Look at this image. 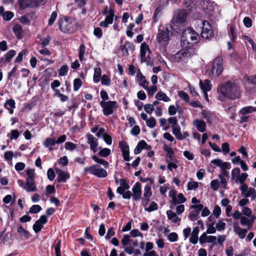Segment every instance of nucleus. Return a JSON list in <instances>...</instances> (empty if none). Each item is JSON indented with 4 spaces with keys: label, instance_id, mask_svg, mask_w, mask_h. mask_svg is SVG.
<instances>
[{
    "label": "nucleus",
    "instance_id": "obj_1",
    "mask_svg": "<svg viewBox=\"0 0 256 256\" xmlns=\"http://www.w3.org/2000/svg\"><path fill=\"white\" fill-rule=\"evenodd\" d=\"M218 91L224 97L230 100L239 98L241 96L239 86L230 81H228L218 87Z\"/></svg>",
    "mask_w": 256,
    "mask_h": 256
},
{
    "label": "nucleus",
    "instance_id": "obj_2",
    "mask_svg": "<svg viewBox=\"0 0 256 256\" xmlns=\"http://www.w3.org/2000/svg\"><path fill=\"white\" fill-rule=\"evenodd\" d=\"M198 34L194 30L188 28L184 30L181 38V46L184 48H194L193 46L199 40Z\"/></svg>",
    "mask_w": 256,
    "mask_h": 256
},
{
    "label": "nucleus",
    "instance_id": "obj_3",
    "mask_svg": "<svg viewBox=\"0 0 256 256\" xmlns=\"http://www.w3.org/2000/svg\"><path fill=\"white\" fill-rule=\"evenodd\" d=\"M84 174H93L98 178H106L108 173L106 171L100 167L98 164H93L91 166L86 167L84 169Z\"/></svg>",
    "mask_w": 256,
    "mask_h": 256
},
{
    "label": "nucleus",
    "instance_id": "obj_4",
    "mask_svg": "<svg viewBox=\"0 0 256 256\" xmlns=\"http://www.w3.org/2000/svg\"><path fill=\"white\" fill-rule=\"evenodd\" d=\"M174 55V58L178 62L184 60V59L190 58L196 54L194 48H184Z\"/></svg>",
    "mask_w": 256,
    "mask_h": 256
},
{
    "label": "nucleus",
    "instance_id": "obj_5",
    "mask_svg": "<svg viewBox=\"0 0 256 256\" xmlns=\"http://www.w3.org/2000/svg\"><path fill=\"white\" fill-rule=\"evenodd\" d=\"M120 186L118 188L116 192L122 195V196L124 199L129 200L131 198L132 194V192L130 190L126 191L130 188V186L128 182L125 179L120 180Z\"/></svg>",
    "mask_w": 256,
    "mask_h": 256
},
{
    "label": "nucleus",
    "instance_id": "obj_6",
    "mask_svg": "<svg viewBox=\"0 0 256 256\" xmlns=\"http://www.w3.org/2000/svg\"><path fill=\"white\" fill-rule=\"evenodd\" d=\"M100 104L102 108L103 114L106 116L112 114L114 109L118 106L116 101H101Z\"/></svg>",
    "mask_w": 256,
    "mask_h": 256
},
{
    "label": "nucleus",
    "instance_id": "obj_7",
    "mask_svg": "<svg viewBox=\"0 0 256 256\" xmlns=\"http://www.w3.org/2000/svg\"><path fill=\"white\" fill-rule=\"evenodd\" d=\"M171 34L172 33L167 27H164L162 30L159 29L157 35L158 42L164 46L166 45Z\"/></svg>",
    "mask_w": 256,
    "mask_h": 256
},
{
    "label": "nucleus",
    "instance_id": "obj_8",
    "mask_svg": "<svg viewBox=\"0 0 256 256\" xmlns=\"http://www.w3.org/2000/svg\"><path fill=\"white\" fill-rule=\"evenodd\" d=\"M58 26L60 30L63 32H70L73 30L72 20L67 17L59 20Z\"/></svg>",
    "mask_w": 256,
    "mask_h": 256
},
{
    "label": "nucleus",
    "instance_id": "obj_9",
    "mask_svg": "<svg viewBox=\"0 0 256 256\" xmlns=\"http://www.w3.org/2000/svg\"><path fill=\"white\" fill-rule=\"evenodd\" d=\"M241 194L245 198H251V200H254L256 198V190L252 187H248L247 184H243L240 186Z\"/></svg>",
    "mask_w": 256,
    "mask_h": 256
},
{
    "label": "nucleus",
    "instance_id": "obj_10",
    "mask_svg": "<svg viewBox=\"0 0 256 256\" xmlns=\"http://www.w3.org/2000/svg\"><path fill=\"white\" fill-rule=\"evenodd\" d=\"M222 63V58L219 56L216 57L213 62L211 70L212 74L216 76L220 74L223 71Z\"/></svg>",
    "mask_w": 256,
    "mask_h": 256
},
{
    "label": "nucleus",
    "instance_id": "obj_11",
    "mask_svg": "<svg viewBox=\"0 0 256 256\" xmlns=\"http://www.w3.org/2000/svg\"><path fill=\"white\" fill-rule=\"evenodd\" d=\"M214 32L210 24L207 21L202 22L201 36L202 38L209 39L214 36Z\"/></svg>",
    "mask_w": 256,
    "mask_h": 256
},
{
    "label": "nucleus",
    "instance_id": "obj_12",
    "mask_svg": "<svg viewBox=\"0 0 256 256\" xmlns=\"http://www.w3.org/2000/svg\"><path fill=\"white\" fill-rule=\"evenodd\" d=\"M132 197L134 201H138L142 197V184L140 182H136L132 188Z\"/></svg>",
    "mask_w": 256,
    "mask_h": 256
},
{
    "label": "nucleus",
    "instance_id": "obj_13",
    "mask_svg": "<svg viewBox=\"0 0 256 256\" xmlns=\"http://www.w3.org/2000/svg\"><path fill=\"white\" fill-rule=\"evenodd\" d=\"M20 186L28 192H34L37 190V188L34 181L26 180V182L20 180Z\"/></svg>",
    "mask_w": 256,
    "mask_h": 256
},
{
    "label": "nucleus",
    "instance_id": "obj_14",
    "mask_svg": "<svg viewBox=\"0 0 256 256\" xmlns=\"http://www.w3.org/2000/svg\"><path fill=\"white\" fill-rule=\"evenodd\" d=\"M18 3L21 9L24 10L28 7L35 8L38 6L37 0H19Z\"/></svg>",
    "mask_w": 256,
    "mask_h": 256
},
{
    "label": "nucleus",
    "instance_id": "obj_15",
    "mask_svg": "<svg viewBox=\"0 0 256 256\" xmlns=\"http://www.w3.org/2000/svg\"><path fill=\"white\" fill-rule=\"evenodd\" d=\"M88 138V144L90 145V148L94 152H96L98 151V139L96 138L90 134H86Z\"/></svg>",
    "mask_w": 256,
    "mask_h": 256
},
{
    "label": "nucleus",
    "instance_id": "obj_16",
    "mask_svg": "<svg viewBox=\"0 0 256 256\" xmlns=\"http://www.w3.org/2000/svg\"><path fill=\"white\" fill-rule=\"evenodd\" d=\"M48 222V219L45 215L42 216L40 219L37 220L33 226V229L34 231L38 233L40 232L42 228L43 224H46Z\"/></svg>",
    "mask_w": 256,
    "mask_h": 256
},
{
    "label": "nucleus",
    "instance_id": "obj_17",
    "mask_svg": "<svg viewBox=\"0 0 256 256\" xmlns=\"http://www.w3.org/2000/svg\"><path fill=\"white\" fill-rule=\"evenodd\" d=\"M150 52L148 46L146 43H142L140 46V56L142 62H148V57L146 56V52Z\"/></svg>",
    "mask_w": 256,
    "mask_h": 256
},
{
    "label": "nucleus",
    "instance_id": "obj_18",
    "mask_svg": "<svg viewBox=\"0 0 256 256\" xmlns=\"http://www.w3.org/2000/svg\"><path fill=\"white\" fill-rule=\"evenodd\" d=\"M56 170L58 174V182H64L70 177V174L58 168H56Z\"/></svg>",
    "mask_w": 256,
    "mask_h": 256
},
{
    "label": "nucleus",
    "instance_id": "obj_19",
    "mask_svg": "<svg viewBox=\"0 0 256 256\" xmlns=\"http://www.w3.org/2000/svg\"><path fill=\"white\" fill-rule=\"evenodd\" d=\"M119 145L120 146L124 160L126 162L130 161V158L129 156L130 152L128 146L122 142H119Z\"/></svg>",
    "mask_w": 256,
    "mask_h": 256
},
{
    "label": "nucleus",
    "instance_id": "obj_20",
    "mask_svg": "<svg viewBox=\"0 0 256 256\" xmlns=\"http://www.w3.org/2000/svg\"><path fill=\"white\" fill-rule=\"evenodd\" d=\"M143 149L150 150L151 146L148 145L144 140H140L134 150V153L136 154H140Z\"/></svg>",
    "mask_w": 256,
    "mask_h": 256
},
{
    "label": "nucleus",
    "instance_id": "obj_21",
    "mask_svg": "<svg viewBox=\"0 0 256 256\" xmlns=\"http://www.w3.org/2000/svg\"><path fill=\"white\" fill-rule=\"evenodd\" d=\"M194 124L201 132H204L206 130V124L203 120L196 119L194 121Z\"/></svg>",
    "mask_w": 256,
    "mask_h": 256
},
{
    "label": "nucleus",
    "instance_id": "obj_22",
    "mask_svg": "<svg viewBox=\"0 0 256 256\" xmlns=\"http://www.w3.org/2000/svg\"><path fill=\"white\" fill-rule=\"evenodd\" d=\"M137 78L139 82V85L142 86L144 89H148V82L146 80L145 76H143L142 72H139L137 74Z\"/></svg>",
    "mask_w": 256,
    "mask_h": 256
},
{
    "label": "nucleus",
    "instance_id": "obj_23",
    "mask_svg": "<svg viewBox=\"0 0 256 256\" xmlns=\"http://www.w3.org/2000/svg\"><path fill=\"white\" fill-rule=\"evenodd\" d=\"M166 214L168 220H172L174 224H178V225L180 224L181 219L176 216V213L172 210H168L166 211Z\"/></svg>",
    "mask_w": 256,
    "mask_h": 256
},
{
    "label": "nucleus",
    "instance_id": "obj_24",
    "mask_svg": "<svg viewBox=\"0 0 256 256\" xmlns=\"http://www.w3.org/2000/svg\"><path fill=\"white\" fill-rule=\"evenodd\" d=\"M200 232V229L198 226H196L193 228V230L191 234V236L190 238V242L192 244H196L198 241V234Z\"/></svg>",
    "mask_w": 256,
    "mask_h": 256
},
{
    "label": "nucleus",
    "instance_id": "obj_25",
    "mask_svg": "<svg viewBox=\"0 0 256 256\" xmlns=\"http://www.w3.org/2000/svg\"><path fill=\"white\" fill-rule=\"evenodd\" d=\"M200 86L203 92L210 91L212 89V84L210 81L208 80H205L203 82L201 80L200 81Z\"/></svg>",
    "mask_w": 256,
    "mask_h": 256
},
{
    "label": "nucleus",
    "instance_id": "obj_26",
    "mask_svg": "<svg viewBox=\"0 0 256 256\" xmlns=\"http://www.w3.org/2000/svg\"><path fill=\"white\" fill-rule=\"evenodd\" d=\"M56 144V140L54 138H48L46 139L44 142V145L45 147L48 148L50 151L53 150L52 148Z\"/></svg>",
    "mask_w": 256,
    "mask_h": 256
},
{
    "label": "nucleus",
    "instance_id": "obj_27",
    "mask_svg": "<svg viewBox=\"0 0 256 256\" xmlns=\"http://www.w3.org/2000/svg\"><path fill=\"white\" fill-rule=\"evenodd\" d=\"M132 50L134 49V46L133 44L128 42H126L123 45H122L120 47V50H121L122 52V54L124 56H128L129 54L128 52V49Z\"/></svg>",
    "mask_w": 256,
    "mask_h": 256
},
{
    "label": "nucleus",
    "instance_id": "obj_28",
    "mask_svg": "<svg viewBox=\"0 0 256 256\" xmlns=\"http://www.w3.org/2000/svg\"><path fill=\"white\" fill-rule=\"evenodd\" d=\"M17 232L20 234V237L21 240H26L29 238V232H28L22 226L20 225L18 226L17 229Z\"/></svg>",
    "mask_w": 256,
    "mask_h": 256
},
{
    "label": "nucleus",
    "instance_id": "obj_29",
    "mask_svg": "<svg viewBox=\"0 0 256 256\" xmlns=\"http://www.w3.org/2000/svg\"><path fill=\"white\" fill-rule=\"evenodd\" d=\"M186 201V198L184 197L182 194H178V196L176 197L174 196H172V200H171V202L176 206L179 204L184 203Z\"/></svg>",
    "mask_w": 256,
    "mask_h": 256
},
{
    "label": "nucleus",
    "instance_id": "obj_30",
    "mask_svg": "<svg viewBox=\"0 0 256 256\" xmlns=\"http://www.w3.org/2000/svg\"><path fill=\"white\" fill-rule=\"evenodd\" d=\"M248 229L242 228L239 226H234V232L238 235L240 238L243 239L244 238L248 230Z\"/></svg>",
    "mask_w": 256,
    "mask_h": 256
},
{
    "label": "nucleus",
    "instance_id": "obj_31",
    "mask_svg": "<svg viewBox=\"0 0 256 256\" xmlns=\"http://www.w3.org/2000/svg\"><path fill=\"white\" fill-rule=\"evenodd\" d=\"M92 158L96 163L102 165L104 168H108L109 166L107 161L98 158L96 155L92 156Z\"/></svg>",
    "mask_w": 256,
    "mask_h": 256
},
{
    "label": "nucleus",
    "instance_id": "obj_32",
    "mask_svg": "<svg viewBox=\"0 0 256 256\" xmlns=\"http://www.w3.org/2000/svg\"><path fill=\"white\" fill-rule=\"evenodd\" d=\"M172 133L176 136V138L180 140H183L184 137L180 132V128L178 124L176 126H172Z\"/></svg>",
    "mask_w": 256,
    "mask_h": 256
},
{
    "label": "nucleus",
    "instance_id": "obj_33",
    "mask_svg": "<svg viewBox=\"0 0 256 256\" xmlns=\"http://www.w3.org/2000/svg\"><path fill=\"white\" fill-rule=\"evenodd\" d=\"M256 111V107H253L252 106H248L243 108L240 111V113L242 115L246 114L248 116L249 114H250Z\"/></svg>",
    "mask_w": 256,
    "mask_h": 256
},
{
    "label": "nucleus",
    "instance_id": "obj_34",
    "mask_svg": "<svg viewBox=\"0 0 256 256\" xmlns=\"http://www.w3.org/2000/svg\"><path fill=\"white\" fill-rule=\"evenodd\" d=\"M254 222L253 220H250L245 216H242L240 218V224L242 226H246L248 229H250Z\"/></svg>",
    "mask_w": 256,
    "mask_h": 256
},
{
    "label": "nucleus",
    "instance_id": "obj_35",
    "mask_svg": "<svg viewBox=\"0 0 256 256\" xmlns=\"http://www.w3.org/2000/svg\"><path fill=\"white\" fill-rule=\"evenodd\" d=\"M156 98L158 100H162L168 102L170 100V98L163 92H159L156 96Z\"/></svg>",
    "mask_w": 256,
    "mask_h": 256
},
{
    "label": "nucleus",
    "instance_id": "obj_36",
    "mask_svg": "<svg viewBox=\"0 0 256 256\" xmlns=\"http://www.w3.org/2000/svg\"><path fill=\"white\" fill-rule=\"evenodd\" d=\"M5 107L9 110L12 114L13 113V108L15 107V102L14 100L10 99L6 100L5 103Z\"/></svg>",
    "mask_w": 256,
    "mask_h": 256
},
{
    "label": "nucleus",
    "instance_id": "obj_37",
    "mask_svg": "<svg viewBox=\"0 0 256 256\" xmlns=\"http://www.w3.org/2000/svg\"><path fill=\"white\" fill-rule=\"evenodd\" d=\"M13 31L18 38L20 39L22 38V27L20 25H15L13 27Z\"/></svg>",
    "mask_w": 256,
    "mask_h": 256
},
{
    "label": "nucleus",
    "instance_id": "obj_38",
    "mask_svg": "<svg viewBox=\"0 0 256 256\" xmlns=\"http://www.w3.org/2000/svg\"><path fill=\"white\" fill-rule=\"evenodd\" d=\"M98 155L101 157L105 158L108 156L110 154V150L108 148H102L100 147L98 148Z\"/></svg>",
    "mask_w": 256,
    "mask_h": 256
},
{
    "label": "nucleus",
    "instance_id": "obj_39",
    "mask_svg": "<svg viewBox=\"0 0 256 256\" xmlns=\"http://www.w3.org/2000/svg\"><path fill=\"white\" fill-rule=\"evenodd\" d=\"M102 74V70L100 67L96 68H94V81L95 82H98L100 80V78Z\"/></svg>",
    "mask_w": 256,
    "mask_h": 256
},
{
    "label": "nucleus",
    "instance_id": "obj_40",
    "mask_svg": "<svg viewBox=\"0 0 256 256\" xmlns=\"http://www.w3.org/2000/svg\"><path fill=\"white\" fill-rule=\"evenodd\" d=\"M248 175L246 173H242L241 174L238 176V178H236V182H240L241 184L240 186H242L243 184H246L244 183L246 178H248Z\"/></svg>",
    "mask_w": 256,
    "mask_h": 256
},
{
    "label": "nucleus",
    "instance_id": "obj_41",
    "mask_svg": "<svg viewBox=\"0 0 256 256\" xmlns=\"http://www.w3.org/2000/svg\"><path fill=\"white\" fill-rule=\"evenodd\" d=\"M114 16V10L110 8L108 12V15L106 16L105 18V20L107 22L108 24H112L113 22Z\"/></svg>",
    "mask_w": 256,
    "mask_h": 256
},
{
    "label": "nucleus",
    "instance_id": "obj_42",
    "mask_svg": "<svg viewBox=\"0 0 256 256\" xmlns=\"http://www.w3.org/2000/svg\"><path fill=\"white\" fill-rule=\"evenodd\" d=\"M27 177L26 178V180H32L34 181V170L32 168H28L26 170Z\"/></svg>",
    "mask_w": 256,
    "mask_h": 256
},
{
    "label": "nucleus",
    "instance_id": "obj_43",
    "mask_svg": "<svg viewBox=\"0 0 256 256\" xmlns=\"http://www.w3.org/2000/svg\"><path fill=\"white\" fill-rule=\"evenodd\" d=\"M152 195V192L151 187L150 186L147 184L145 186L144 188V193L142 197L150 198Z\"/></svg>",
    "mask_w": 256,
    "mask_h": 256
},
{
    "label": "nucleus",
    "instance_id": "obj_44",
    "mask_svg": "<svg viewBox=\"0 0 256 256\" xmlns=\"http://www.w3.org/2000/svg\"><path fill=\"white\" fill-rule=\"evenodd\" d=\"M86 46L84 44L80 45L78 50V56L80 60L82 62L84 58V54L85 53Z\"/></svg>",
    "mask_w": 256,
    "mask_h": 256
},
{
    "label": "nucleus",
    "instance_id": "obj_45",
    "mask_svg": "<svg viewBox=\"0 0 256 256\" xmlns=\"http://www.w3.org/2000/svg\"><path fill=\"white\" fill-rule=\"evenodd\" d=\"M240 169L239 168H234L231 173L232 179L236 181V178H238V176L240 175Z\"/></svg>",
    "mask_w": 256,
    "mask_h": 256
},
{
    "label": "nucleus",
    "instance_id": "obj_46",
    "mask_svg": "<svg viewBox=\"0 0 256 256\" xmlns=\"http://www.w3.org/2000/svg\"><path fill=\"white\" fill-rule=\"evenodd\" d=\"M158 208V206L156 203L154 202H152L150 204V205L148 207H146V208H145V210L151 212L154 210H156Z\"/></svg>",
    "mask_w": 256,
    "mask_h": 256
},
{
    "label": "nucleus",
    "instance_id": "obj_47",
    "mask_svg": "<svg viewBox=\"0 0 256 256\" xmlns=\"http://www.w3.org/2000/svg\"><path fill=\"white\" fill-rule=\"evenodd\" d=\"M42 210V208L39 205H34L30 209L28 213L30 214H36L40 212Z\"/></svg>",
    "mask_w": 256,
    "mask_h": 256
},
{
    "label": "nucleus",
    "instance_id": "obj_48",
    "mask_svg": "<svg viewBox=\"0 0 256 256\" xmlns=\"http://www.w3.org/2000/svg\"><path fill=\"white\" fill-rule=\"evenodd\" d=\"M82 85V82L80 78H76L74 82V90L77 91L81 87Z\"/></svg>",
    "mask_w": 256,
    "mask_h": 256
},
{
    "label": "nucleus",
    "instance_id": "obj_49",
    "mask_svg": "<svg viewBox=\"0 0 256 256\" xmlns=\"http://www.w3.org/2000/svg\"><path fill=\"white\" fill-rule=\"evenodd\" d=\"M146 124L148 126L153 128L156 125V120L154 117H150L146 120Z\"/></svg>",
    "mask_w": 256,
    "mask_h": 256
},
{
    "label": "nucleus",
    "instance_id": "obj_50",
    "mask_svg": "<svg viewBox=\"0 0 256 256\" xmlns=\"http://www.w3.org/2000/svg\"><path fill=\"white\" fill-rule=\"evenodd\" d=\"M16 51L14 50H9L6 54V60L7 62H10L11 59L16 54Z\"/></svg>",
    "mask_w": 256,
    "mask_h": 256
},
{
    "label": "nucleus",
    "instance_id": "obj_51",
    "mask_svg": "<svg viewBox=\"0 0 256 256\" xmlns=\"http://www.w3.org/2000/svg\"><path fill=\"white\" fill-rule=\"evenodd\" d=\"M101 82L103 85L109 86L110 84V80L108 76L104 74L102 78Z\"/></svg>",
    "mask_w": 256,
    "mask_h": 256
},
{
    "label": "nucleus",
    "instance_id": "obj_52",
    "mask_svg": "<svg viewBox=\"0 0 256 256\" xmlns=\"http://www.w3.org/2000/svg\"><path fill=\"white\" fill-rule=\"evenodd\" d=\"M76 147V144L72 142H67L65 143V148L69 150L72 151Z\"/></svg>",
    "mask_w": 256,
    "mask_h": 256
},
{
    "label": "nucleus",
    "instance_id": "obj_53",
    "mask_svg": "<svg viewBox=\"0 0 256 256\" xmlns=\"http://www.w3.org/2000/svg\"><path fill=\"white\" fill-rule=\"evenodd\" d=\"M14 16V14L10 11H6L3 14L2 16L4 20H11Z\"/></svg>",
    "mask_w": 256,
    "mask_h": 256
},
{
    "label": "nucleus",
    "instance_id": "obj_54",
    "mask_svg": "<svg viewBox=\"0 0 256 256\" xmlns=\"http://www.w3.org/2000/svg\"><path fill=\"white\" fill-rule=\"evenodd\" d=\"M199 213L196 210H193L190 212L188 218L192 221H195L197 220Z\"/></svg>",
    "mask_w": 256,
    "mask_h": 256
},
{
    "label": "nucleus",
    "instance_id": "obj_55",
    "mask_svg": "<svg viewBox=\"0 0 256 256\" xmlns=\"http://www.w3.org/2000/svg\"><path fill=\"white\" fill-rule=\"evenodd\" d=\"M58 14L56 12H53L50 16V18L48 20V25L52 26L54 24L55 20L57 18Z\"/></svg>",
    "mask_w": 256,
    "mask_h": 256
},
{
    "label": "nucleus",
    "instance_id": "obj_56",
    "mask_svg": "<svg viewBox=\"0 0 256 256\" xmlns=\"http://www.w3.org/2000/svg\"><path fill=\"white\" fill-rule=\"evenodd\" d=\"M198 186V183L196 182H189L188 184V190H194Z\"/></svg>",
    "mask_w": 256,
    "mask_h": 256
},
{
    "label": "nucleus",
    "instance_id": "obj_57",
    "mask_svg": "<svg viewBox=\"0 0 256 256\" xmlns=\"http://www.w3.org/2000/svg\"><path fill=\"white\" fill-rule=\"evenodd\" d=\"M212 188L214 190H216L219 188V181L218 180H212L210 182Z\"/></svg>",
    "mask_w": 256,
    "mask_h": 256
},
{
    "label": "nucleus",
    "instance_id": "obj_58",
    "mask_svg": "<svg viewBox=\"0 0 256 256\" xmlns=\"http://www.w3.org/2000/svg\"><path fill=\"white\" fill-rule=\"evenodd\" d=\"M146 90H148V95L152 96L158 90V88L156 86L154 85L150 88L148 86V88Z\"/></svg>",
    "mask_w": 256,
    "mask_h": 256
},
{
    "label": "nucleus",
    "instance_id": "obj_59",
    "mask_svg": "<svg viewBox=\"0 0 256 256\" xmlns=\"http://www.w3.org/2000/svg\"><path fill=\"white\" fill-rule=\"evenodd\" d=\"M180 97L186 102H188L189 96L184 91H180L178 93Z\"/></svg>",
    "mask_w": 256,
    "mask_h": 256
},
{
    "label": "nucleus",
    "instance_id": "obj_60",
    "mask_svg": "<svg viewBox=\"0 0 256 256\" xmlns=\"http://www.w3.org/2000/svg\"><path fill=\"white\" fill-rule=\"evenodd\" d=\"M20 136L18 131L16 130H12L10 132V140L16 139Z\"/></svg>",
    "mask_w": 256,
    "mask_h": 256
},
{
    "label": "nucleus",
    "instance_id": "obj_61",
    "mask_svg": "<svg viewBox=\"0 0 256 256\" xmlns=\"http://www.w3.org/2000/svg\"><path fill=\"white\" fill-rule=\"evenodd\" d=\"M68 71V67L66 65H63L59 70V75L60 76H64Z\"/></svg>",
    "mask_w": 256,
    "mask_h": 256
},
{
    "label": "nucleus",
    "instance_id": "obj_62",
    "mask_svg": "<svg viewBox=\"0 0 256 256\" xmlns=\"http://www.w3.org/2000/svg\"><path fill=\"white\" fill-rule=\"evenodd\" d=\"M47 176L48 178L50 180H53L55 178V174L54 170L52 168H49L47 172Z\"/></svg>",
    "mask_w": 256,
    "mask_h": 256
},
{
    "label": "nucleus",
    "instance_id": "obj_63",
    "mask_svg": "<svg viewBox=\"0 0 256 256\" xmlns=\"http://www.w3.org/2000/svg\"><path fill=\"white\" fill-rule=\"evenodd\" d=\"M244 24L246 28H250L252 26V20L248 17H245L244 18Z\"/></svg>",
    "mask_w": 256,
    "mask_h": 256
},
{
    "label": "nucleus",
    "instance_id": "obj_64",
    "mask_svg": "<svg viewBox=\"0 0 256 256\" xmlns=\"http://www.w3.org/2000/svg\"><path fill=\"white\" fill-rule=\"evenodd\" d=\"M154 109V108L151 104H146L144 106V110L148 114H151L152 112Z\"/></svg>",
    "mask_w": 256,
    "mask_h": 256
}]
</instances>
